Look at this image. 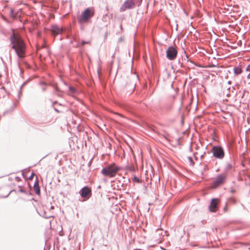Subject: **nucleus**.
<instances>
[{
	"mask_svg": "<svg viewBox=\"0 0 250 250\" xmlns=\"http://www.w3.org/2000/svg\"><path fill=\"white\" fill-rule=\"evenodd\" d=\"M54 110H55L56 112H59V111L58 109H57L56 108H54Z\"/></svg>",
	"mask_w": 250,
	"mask_h": 250,
	"instance_id": "nucleus-27",
	"label": "nucleus"
},
{
	"mask_svg": "<svg viewBox=\"0 0 250 250\" xmlns=\"http://www.w3.org/2000/svg\"><path fill=\"white\" fill-rule=\"evenodd\" d=\"M89 8L85 9L80 17H78V21L80 24L86 22L88 20L93 16Z\"/></svg>",
	"mask_w": 250,
	"mask_h": 250,
	"instance_id": "nucleus-3",
	"label": "nucleus"
},
{
	"mask_svg": "<svg viewBox=\"0 0 250 250\" xmlns=\"http://www.w3.org/2000/svg\"><path fill=\"white\" fill-rule=\"evenodd\" d=\"M11 12H13V10H12H12H11Z\"/></svg>",
	"mask_w": 250,
	"mask_h": 250,
	"instance_id": "nucleus-30",
	"label": "nucleus"
},
{
	"mask_svg": "<svg viewBox=\"0 0 250 250\" xmlns=\"http://www.w3.org/2000/svg\"><path fill=\"white\" fill-rule=\"evenodd\" d=\"M34 189L35 190V192L37 194H40V188L39 186L38 181L35 182L34 185Z\"/></svg>",
	"mask_w": 250,
	"mask_h": 250,
	"instance_id": "nucleus-12",
	"label": "nucleus"
},
{
	"mask_svg": "<svg viewBox=\"0 0 250 250\" xmlns=\"http://www.w3.org/2000/svg\"><path fill=\"white\" fill-rule=\"evenodd\" d=\"M51 32L53 35L56 36L62 34V29L57 25H53L51 26Z\"/></svg>",
	"mask_w": 250,
	"mask_h": 250,
	"instance_id": "nucleus-10",
	"label": "nucleus"
},
{
	"mask_svg": "<svg viewBox=\"0 0 250 250\" xmlns=\"http://www.w3.org/2000/svg\"><path fill=\"white\" fill-rule=\"evenodd\" d=\"M91 189L87 187L83 188L80 191L82 197L89 198L91 195Z\"/></svg>",
	"mask_w": 250,
	"mask_h": 250,
	"instance_id": "nucleus-9",
	"label": "nucleus"
},
{
	"mask_svg": "<svg viewBox=\"0 0 250 250\" xmlns=\"http://www.w3.org/2000/svg\"><path fill=\"white\" fill-rule=\"evenodd\" d=\"M19 191L21 192V193H26V191H25V190L22 189V188H21L20 190H19Z\"/></svg>",
	"mask_w": 250,
	"mask_h": 250,
	"instance_id": "nucleus-20",
	"label": "nucleus"
},
{
	"mask_svg": "<svg viewBox=\"0 0 250 250\" xmlns=\"http://www.w3.org/2000/svg\"><path fill=\"white\" fill-rule=\"evenodd\" d=\"M55 90H56V91H58V88H57V87H56V88H55Z\"/></svg>",
	"mask_w": 250,
	"mask_h": 250,
	"instance_id": "nucleus-29",
	"label": "nucleus"
},
{
	"mask_svg": "<svg viewBox=\"0 0 250 250\" xmlns=\"http://www.w3.org/2000/svg\"><path fill=\"white\" fill-rule=\"evenodd\" d=\"M136 4L133 0H125L120 8V11L124 12L127 9H131L135 8Z\"/></svg>",
	"mask_w": 250,
	"mask_h": 250,
	"instance_id": "nucleus-6",
	"label": "nucleus"
},
{
	"mask_svg": "<svg viewBox=\"0 0 250 250\" xmlns=\"http://www.w3.org/2000/svg\"><path fill=\"white\" fill-rule=\"evenodd\" d=\"M22 86H23V85H21V88H22Z\"/></svg>",
	"mask_w": 250,
	"mask_h": 250,
	"instance_id": "nucleus-31",
	"label": "nucleus"
},
{
	"mask_svg": "<svg viewBox=\"0 0 250 250\" xmlns=\"http://www.w3.org/2000/svg\"><path fill=\"white\" fill-rule=\"evenodd\" d=\"M40 84L41 85H46V83H45V82H42L40 83Z\"/></svg>",
	"mask_w": 250,
	"mask_h": 250,
	"instance_id": "nucleus-23",
	"label": "nucleus"
},
{
	"mask_svg": "<svg viewBox=\"0 0 250 250\" xmlns=\"http://www.w3.org/2000/svg\"><path fill=\"white\" fill-rule=\"evenodd\" d=\"M126 169L130 171H133L134 170V166L133 165H127L126 167Z\"/></svg>",
	"mask_w": 250,
	"mask_h": 250,
	"instance_id": "nucleus-15",
	"label": "nucleus"
},
{
	"mask_svg": "<svg viewBox=\"0 0 250 250\" xmlns=\"http://www.w3.org/2000/svg\"><path fill=\"white\" fill-rule=\"evenodd\" d=\"M45 90H46V88H45V87H43L42 88V91L43 92H44V91H45Z\"/></svg>",
	"mask_w": 250,
	"mask_h": 250,
	"instance_id": "nucleus-25",
	"label": "nucleus"
},
{
	"mask_svg": "<svg viewBox=\"0 0 250 250\" xmlns=\"http://www.w3.org/2000/svg\"><path fill=\"white\" fill-rule=\"evenodd\" d=\"M11 48L13 49L19 58L22 59L25 57L26 45L21 37L14 33L11 35L10 38Z\"/></svg>",
	"mask_w": 250,
	"mask_h": 250,
	"instance_id": "nucleus-1",
	"label": "nucleus"
},
{
	"mask_svg": "<svg viewBox=\"0 0 250 250\" xmlns=\"http://www.w3.org/2000/svg\"><path fill=\"white\" fill-rule=\"evenodd\" d=\"M234 168V163L233 161L227 162L224 167L223 173L227 176L229 173L231 172Z\"/></svg>",
	"mask_w": 250,
	"mask_h": 250,
	"instance_id": "nucleus-8",
	"label": "nucleus"
},
{
	"mask_svg": "<svg viewBox=\"0 0 250 250\" xmlns=\"http://www.w3.org/2000/svg\"><path fill=\"white\" fill-rule=\"evenodd\" d=\"M56 103H57V102H54V103H53V105H54L55 104H56Z\"/></svg>",
	"mask_w": 250,
	"mask_h": 250,
	"instance_id": "nucleus-28",
	"label": "nucleus"
},
{
	"mask_svg": "<svg viewBox=\"0 0 250 250\" xmlns=\"http://www.w3.org/2000/svg\"><path fill=\"white\" fill-rule=\"evenodd\" d=\"M133 180L138 183L140 182L139 179L136 177H134Z\"/></svg>",
	"mask_w": 250,
	"mask_h": 250,
	"instance_id": "nucleus-19",
	"label": "nucleus"
},
{
	"mask_svg": "<svg viewBox=\"0 0 250 250\" xmlns=\"http://www.w3.org/2000/svg\"><path fill=\"white\" fill-rule=\"evenodd\" d=\"M233 71L234 74L237 75L241 73L242 69L240 67H235L233 68Z\"/></svg>",
	"mask_w": 250,
	"mask_h": 250,
	"instance_id": "nucleus-13",
	"label": "nucleus"
},
{
	"mask_svg": "<svg viewBox=\"0 0 250 250\" xmlns=\"http://www.w3.org/2000/svg\"><path fill=\"white\" fill-rule=\"evenodd\" d=\"M213 156L216 158L222 160L225 156L223 148L220 146H214L211 149Z\"/></svg>",
	"mask_w": 250,
	"mask_h": 250,
	"instance_id": "nucleus-4",
	"label": "nucleus"
},
{
	"mask_svg": "<svg viewBox=\"0 0 250 250\" xmlns=\"http://www.w3.org/2000/svg\"><path fill=\"white\" fill-rule=\"evenodd\" d=\"M133 0L134 1L135 3L136 4V5L138 6H139L141 4L143 0Z\"/></svg>",
	"mask_w": 250,
	"mask_h": 250,
	"instance_id": "nucleus-17",
	"label": "nucleus"
},
{
	"mask_svg": "<svg viewBox=\"0 0 250 250\" xmlns=\"http://www.w3.org/2000/svg\"><path fill=\"white\" fill-rule=\"evenodd\" d=\"M188 162L190 165V166H193L194 165V163L193 161V159L191 157L188 156L187 157Z\"/></svg>",
	"mask_w": 250,
	"mask_h": 250,
	"instance_id": "nucleus-14",
	"label": "nucleus"
},
{
	"mask_svg": "<svg viewBox=\"0 0 250 250\" xmlns=\"http://www.w3.org/2000/svg\"><path fill=\"white\" fill-rule=\"evenodd\" d=\"M247 70L250 71V64L247 67Z\"/></svg>",
	"mask_w": 250,
	"mask_h": 250,
	"instance_id": "nucleus-24",
	"label": "nucleus"
},
{
	"mask_svg": "<svg viewBox=\"0 0 250 250\" xmlns=\"http://www.w3.org/2000/svg\"><path fill=\"white\" fill-rule=\"evenodd\" d=\"M80 46H81V43H77V44L76 45L75 47H79Z\"/></svg>",
	"mask_w": 250,
	"mask_h": 250,
	"instance_id": "nucleus-22",
	"label": "nucleus"
},
{
	"mask_svg": "<svg viewBox=\"0 0 250 250\" xmlns=\"http://www.w3.org/2000/svg\"><path fill=\"white\" fill-rule=\"evenodd\" d=\"M218 200L217 199H212L209 207V210L211 212H215L218 208Z\"/></svg>",
	"mask_w": 250,
	"mask_h": 250,
	"instance_id": "nucleus-11",
	"label": "nucleus"
},
{
	"mask_svg": "<svg viewBox=\"0 0 250 250\" xmlns=\"http://www.w3.org/2000/svg\"><path fill=\"white\" fill-rule=\"evenodd\" d=\"M167 57L169 60H174L177 56V50L173 46H169L166 51Z\"/></svg>",
	"mask_w": 250,
	"mask_h": 250,
	"instance_id": "nucleus-7",
	"label": "nucleus"
},
{
	"mask_svg": "<svg viewBox=\"0 0 250 250\" xmlns=\"http://www.w3.org/2000/svg\"><path fill=\"white\" fill-rule=\"evenodd\" d=\"M227 178V176L223 173L218 174L212 183V188H216L223 184L225 182Z\"/></svg>",
	"mask_w": 250,
	"mask_h": 250,
	"instance_id": "nucleus-5",
	"label": "nucleus"
},
{
	"mask_svg": "<svg viewBox=\"0 0 250 250\" xmlns=\"http://www.w3.org/2000/svg\"><path fill=\"white\" fill-rule=\"evenodd\" d=\"M34 175V173H32L31 174V176L29 177V179L30 180L32 179V178H33Z\"/></svg>",
	"mask_w": 250,
	"mask_h": 250,
	"instance_id": "nucleus-21",
	"label": "nucleus"
},
{
	"mask_svg": "<svg viewBox=\"0 0 250 250\" xmlns=\"http://www.w3.org/2000/svg\"><path fill=\"white\" fill-rule=\"evenodd\" d=\"M69 90L72 93H75L76 91L75 88L71 86L69 87Z\"/></svg>",
	"mask_w": 250,
	"mask_h": 250,
	"instance_id": "nucleus-16",
	"label": "nucleus"
},
{
	"mask_svg": "<svg viewBox=\"0 0 250 250\" xmlns=\"http://www.w3.org/2000/svg\"><path fill=\"white\" fill-rule=\"evenodd\" d=\"M120 169V167L115 163H112L104 167L101 170V173L104 176L112 178L114 177Z\"/></svg>",
	"mask_w": 250,
	"mask_h": 250,
	"instance_id": "nucleus-2",
	"label": "nucleus"
},
{
	"mask_svg": "<svg viewBox=\"0 0 250 250\" xmlns=\"http://www.w3.org/2000/svg\"><path fill=\"white\" fill-rule=\"evenodd\" d=\"M235 190L233 189H231L230 190V192L232 193H233L234 192Z\"/></svg>",
	"mask_w": 250,
	"mask_h": 250,
	"instance_id": "nucleus-26",
	"label": "nucleus"
},
{
	"mask_svg": "<svg viewBox=\"0 0 250 250\" xmlns=\"http://www.w3.org/2000/svg\"><path fill=\"white\" fill-rule=\"evenodd\" d=\"M89 42H85L84 41H83L81 42V46H83L84 45H85V44H87V43H89Z\"/></svg>",
	"mask_w": 250,
	"mask_h": 250,
	"instance_id": "nucleus-18",
	"label": "nucleus"
}]
</instances>
